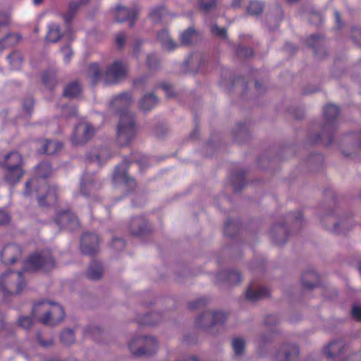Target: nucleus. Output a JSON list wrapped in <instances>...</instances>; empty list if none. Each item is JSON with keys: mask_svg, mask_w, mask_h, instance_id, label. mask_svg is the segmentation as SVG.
Wrapping results in <instances>:
<instances>
[{"mask_svg": "<svg viewBox=\"0 0 361 361\" xmlns=\"http://www.w3.org/2000/svg\"><path fill=\"white\" fill-rule=\"evenodd\" d=\"M138 11L135 8H128L123 6L116 7V19L118 22L130 21L129 27H132L137 19Z\"/></svg>", "mask_w": 361, "mask_h": 361, "instance_id": "a211bd4d", "label": "nucleus"}, {"mask_svg": "<svg viewBox=\"0 0 361 361\" xmlns=\"http://www.w3.org/2000/svg\"><path fill=\"white\" fill-rule=\"evenodd\" d=\"M7 59L11 69L18 70L21 68L23 65V56L20 51H13L7 56Z\"/></svg>", "mask_w": 361, "mask_h": 361, "instance_id": "7c9ffc66", "label": "nucleus"}, {"mask_svg": "<svg viewBox=\"0 0 361 361\" xmlns=\"http://www.w3.org/2000/svg\"><path fill=\"white\" fill-rule=\"evenodd\" d=\"M197 34L196 31L193 28L189 27L181 33L180 36V42L183 45H190L192 43L193 40L197 38Z\"/></svg>", "mask_w": 361, "mask_h": 361, "instance_id": "72a5a7b5", "label": "nucleus"}, {"mask_svg": "<svg viewBox=\"0 0 361 361\" xmlns=\"http://www.w3.org/2000/svg\"><path fill=\"white\" fill-rule=\"evenodd\" d=\"M62 147V144L59 141L41 140L37 142V151L43 154H54L61 150Z\"/></svg>", "mask_w": 361, "mask_h": 361, "instance_id": "6ab92c4d", "label": "nucleus"}, {"mask_svg": "<svg viewBox=\"0 0 361 361\" xmlns=\"http://www.w3.org/2000/svg\"><path fill=\"white\" fill-rule=\"evenodd\" d=\"M157 37L162 47L167 51H173L178 46V44L170 37L168 30H163L159 32Z\"/></svg>", "mask_w": 361, "mask_h": 361, "instance_id": "393cba45", "label": "nucleus"}, {"mask_svg": "<svg viewBox=\"0 0 361 361\" xmlns=\"http://www.w3.org/2000/svg\"><path fill=\"white\" fill-rule=\"evenodd\" d=\"M37 340L39 344L43 348H48L52 346L54 344V340L52 338L44 340L42 338V334L39 333L37 334Z\"/></svg>", "mask_w": 361, "mask_h": 361, "instance_id": "09e8293b", "label": "nucleus"}, {"mask_svg": "<svg viewBox=\"0 0 361 361\" xmlns=\"http://www.w3.org/2000/svg\"><path fill=\"white\" fill-rule=\"evenodd\" d=\"M231 345L235 356L240 357L245 351V341L241 337H235L232 340Z\"/></svg>", "mask_w": 361, "mask_h": 361, "instance_id": "473e14b6", "label": "nucleus"}, {"mask_svg": "<svg viewBox=\"0 0 361 361\" xmlns=\"http://www.w3.org/2000/svg\"><path fill=\"white\" fill-rule=\"evenodd\" d=\"M334 16H335V18H336L337 23L338 25H340V23H341V16H340L339 13L337 11H334Z\"/></svg>", "mask_w": 361, "mask_h": 361, "instance_id": "69168bd1", "label": "nucleus"}, {"mask_svg": "<svg viewBox=\"0 0 361 361\" xmlns=\"http://www.w3.org/2000/svg\"><path fill=\"white\" fill-rule=\"evenodd\" d=\"M299 355V349L297 345L292 343L283 344L275 354L276 361H290Z\"/></svg>", "mask_w": 361, "mask_h": 361, "instance_id": "2eb2a0df", "label": "nucleus"}, {"mask_svg": "<svg viewBox=\"0 0 361 361\" xmlns=\"http://www.w3.org/2000/svg\"><path fill=\"white\" fill-rule=\"evenodd\" d=\"M75 341V334L71 329H64L60 335V341L63 345H70Z\"/></svg>", "mask_w": 361, "mask_h": 361, "instance_id": "c9c22d12", "label": "nucleus"}, {"mask_svg": "<svg viewBox=\"0 0 361 361\" xmlns=\"http://www.w3.org/2000/svg\"><path fill=\"white\" fill-rule=\"evenodd\" d=\"M279 232L283 235L282 238H279L276 235L275 228H273L271 231V235L273 240L278 245H283L286 242L287 235L286 234V229L283 226H280L278 228Z\"/></svg>", "mask_w": 361, "mask_h": 361, "instance_id": "a19ab883", "label": "nucleus"}, {"mask_svg": "<svg viewBox=\"0 0 361 361\" xmlns=\"http://www.w3.org/2000/svg\"><path fill=\"white\" fill-rule=\"evenodd\" d=\"M54 221L61 229L73 231L80 227L78 217L70 211L59 213Z\"/></svg>", "mask_w": 361, "mask_h": 361, "instance_id": "f8f14e48", "label": "nucleus"}, {"mask_svg": "<svg viewBox=\"0 0 361 361\" xmlns=\"http://www.w3.org/2000/svg\"><path fill=\"white\" fill-rule=\"evenodd\" d=\"M216 0H200V5L204 11H208L215 6Z\"/></svg>", "mask_w": 361, "mask_h": 361, "instance_id": "6e6d98bb", "label": "nucleus"}, {"mask_svg": "<svg viewBox=\"0 0 361 361\" xmlns=\"http://www.w3.org/2000/svg\"><path fill=\"white\" fill-rule=\"evenodd\" d=\"M23 322H24V328L29 327L32 325V320L29 317H24Z\"/></svg>", "mask_w": 361, "mask_h": 361, "instance_id": "0e129e2a", "label": "nucleus"}, {"mask_svg": "<svg viewBox=\"0 0 361 361\" xmlns=\"http://www.w3.org/2000/svg\"><path fill=\"white\" fill-rule=\"evenodd\" d=\"M56 188L55 186L49 187L45 195H38V203L41 207H45L54 204L56 202Z\"/></svg>", "mask_w": 361, "mask_h": 361, "instance_id": "5701e85b", "label": "nucleus"}, {"mask_svg": "<svg viewBox=\"0 0 361 361\" xmlns=\"http://www.w3.org/2000/svg\"><path fill=\"white\" fill-rule=\"evenodd\" d=\"M99 244L97 235L85 233L81 238V251L85 255H92L99 250Z\"/></svg>", "mask_w": 361, "mask_h": 361, "instance_id": "4468645a", "label": "nucleus"}, {"mask_svg": "<svg viewBox=\"0 0 361 361\" xmlns=\"http://www.w3.org/2000/svg\"><path fill=\"white\" fill-rule=\"evenodd\" d=\"M23 157L16 152H11L5 157L4 166L6 171L5 180L10 184L18 183L23 175Z\"/></svg>", "mask_w": 361, "mask_h": 361, "instance_id": "423d86ee", "label": "nucleus"}, {"mask_svg": "<svg viewBox=\"0 0 361 361\" xmlns=\"http://www.w3.org/2000/svg\"><path fill=\"white\" fill-rule=\"evenodd\" d=\"M42 80L44 85L49 88H51L57 82L55 73L51 71H47L43 73L42 75Z\"/></svg>", "mask_w": 361, "mask_h": 361, "instance_id": "4c0bfd02", "label": "nucleus"}, {"mask_svg": "<svg viewBox=\"0 0 361 361\" xmlns=\"http://www.w3.org/2000/svg\"><path fill=\"white\" fill-rule=\"evenodd\" d=\"M157 103L158 99L153 93L146 94L140 100V108L142 111H149Z\"/></svg>", "mask_w": 361, "mask_h": 361, "instance_id": "a878e982", "label": "nucleus"}, {"mask_svg": "<svg viewBox=\"0 0 361 361\" xmlns=\"http://www.w3.org/2000/svg\"><path fill=\"white\" fill-rule=\"evenodd\" d=\"M96 132L95 128L89 123H81L77 125L71 136L73 145H83L90 140Z\"/></svg>", "mask_w": 361, "mask_h": 361, "instance_id": "6e6552de", "label": "nucleus"}, {"mask_svg": "<svg viewBox=\"0 0 361 361\" xmlns=\"http://www.w3.org/2000/svg\"><path fill=\"white\" fill-rule=\"evenodd\" d=\"M126 63L119 60L107 65L103 71H101L97 63L90 64L87 71V76L93 85L100 80L105 85L116 84L126 78Z\"/></svg>", "mask_w": 361, "mask_h": 361, "instance_id": "f257e3e1", "label": "nucleus"}, {"mask_svg": "<svg viewBox=\"0 0 361 361\" xmlns=\"http://www.w3.org/2000/svg\"><path fill=\"white\" fill-rule=\"evenodd\" d=\"M101 188V183L97 182L89 173H85L80 183V193L83 196L94 195L95 192Z\"/></svg>", "mask_w": 361, "mask_h": 361, "instance_id": "f3484780", "label": "nucleus"}, {"mask_svg": "<svg viewBox=\"0 0 361 361\" xmlns=\"http://www.w3.org/2000/svg\"><path fill=\"white\" fill-rule=\"evenodd\" d=\"M268 294L269 291L266 288L259 287L255 288L250 286L246 290L245 297L248 300L254 302L267 296Z\"/></svg>", "mask_w": 361, "mask_h": 361, "instance_id": "b1692460", "label": "nucleus"}, {"mask_svg": "<svg viewBox=\"0 0 361 361\" xmlns=\"http://www.w3.org/2000/svg\"><path fill=\"white\" fill-rule=\"evenodd\" d=\"M36 174L38 178H48L52 173V169L49 163L42 162L35 168Z\"/></svg>", "mask_w": 361, "mask_h": 361, "instance_id": "f704fd0d", "label": "nucleus"}, {"mask_svg": "<svg viewBox=\"0 0 361 361\" xmlns=\"http://www.w3.org/2000/svg\"><path fill=\"white\" fill-rule=\"evenodd\" d=\"M344 348V343L342 341L331 342L324 349L325 355L329 357H334L342 352Z\"/></svg>", "mask_w": 361, "mask_h": 361, "instance_id": "bb28decb", "label": "nucleus"}, {"mask_svg": "<svg viewBox=\"0 0 361 361\" xmlns=\"http://www.w3.org/2000/svg\"><path fill=\"white\" fill-rule=\"evenodd\" d=\"M352 315L354 318L361 320V307L354 306L352 310Z\"/></svg>", "mask_w": 361, "mask_h": 361, "instance_id": "bf43d9fd", "label": "nucleus"}, {"mask_svg": "<svg viewBox=\"0 0 361 361\" xmlns=\"http://www.w3.org/2000/svg\"><path fill=\"white\" fill-rule=\"evenodd\" d=\"M61 52L63 54V60L65 63H68L71 60V58L73 55L72 49L69 45H66L61 48Z\"/></svg>", "mask_w": 361, "mask_h": 361, "instance_id": "8fccbe9b", "label": "nucleus"}, {"mask_svg": "<svg viewBox=\"0 0 361 361\" xmlns=\"http://www.w3.org/2000/svg\"><path fill=\"white\" fill-rule=\"evenodd\" d=\"M325 218L327 219L328 222L333 224V226H329V229L335 233H344L346 231H348L352 226L351 223L348 219H341L338 221H336L334 218L330 215H327Z\"/></svg>", "mask_w": 361, "mask_h": 361, "instance_id": "412c9836", "label": "nucleus"}, {"mask_svg": "<svg viewBox=\"0 0 361 361\" xmlns=\"http://www.w3.org/2000/svg\"><path fill=\"white\" fill-rule=\"evenodd\" d=\"M34 100L32 97H29L24 102V118L26 116H30L33 109Z\"/></svg>", "mask_w": 361, "mask_h": 361, "instance_id": "de8ad7c7", "label": "nucleus"}, {"mask_svg": "<svg viewBox=\"0 0 361 361\" xmlns=\"http://www.w3.org/2000/svg\"><path fill=\"white\" fill-rule=\"evenodd\" d=\"M147 80V76L140 77L134 81V86L137 88H139L140 87H142L145 85Z\"/></svg>", "mask_w": 361, "mask_h": 361, "instance_id": "13d9d810", "label": "nucleus"}, {"mask_svg": "<svg viewBox=\"0 0 361 361\" xmlns=\"http://www.w3.org/2000/svg\"><path fill=\"white\" fill-rule=\"evenodd\" d=\"M11 220V216L5 209H0V224H8Z\"/></svg>", "mask_w": 361, "mask_h": 361, "instance_id": "603ef678", "label": "nucleus"}, {"mask_svg": "<svg viewBox=\"0 0 361 361\" xmlns=\"http://www.w3.org/2000/svg\"><path fill=\"white\" fill-rule=\"evenodd\" d=\"M161 319V315L159 312H152L145 317L143 323L147 325H155Z\"/></svg>", "mask_w": 361, "mask_h": 361, "instance_id": "79ce46f5", "label": "nucleus"}, {"mask_svg": "<svg viewBox=\"0 0 361 361\" xmlns=\"http://www.w3.org/2000/svg\"><path fill=\"white\" fill-rule=\"evenodd\" d=\"M213 35L219 38L226 39L227 37V32L224 27H219L216 25H213L211 28Z\"/></svg>", "mask_w": 361, "mask_h": 361, "instance_id": "37998d69", "label": "nucleus"}, {"mask_svg": "<svg viewBox=\"0 0 361 361\" xmlns=\"http://www.w3.org/2000/svg\"><path fill=\"white\" fill-rule=\"evenodd\" d=\"M81 91L80 85L78 82H73L68 84L64 89L63 95L66 97H75L78 96Z\"/></svg>", "mask_w": 361, "mask_h": 361, "instance_id": "e433bc0d", "label": "nucleus"}, {"mask_svg": "<svg viewBox=\"0 0 361 361\" xmlns=\"http://www.w3.org/2000/svg\"><path fill=\"white\" fill-rule=\"evenodd\" d=\"M132 102L131 95L129 93L124 92L115 97L109 104V107L120 117L123 114H130L128 111V108Z\"/></svg>", "mask_w": 361, "mask_h": 361, "instance_id": "9b49d317", "label": "nucleus"}, {"mask_svg": "<svg viewBox=\"0 0 361 361\" xmlns=\"http://www.w3.org/2000/svg\"><path fill=\"white\" fill-rule=\"evenodd\" d=\"M185 361H199L197 357L195 356H190V357L185 360Z\"/></svg>", "mask_w": 361, "mask_h": 361, "instance_id": "774afa93", "label": "nucleus"}, {"mask_svg": "<svg viewBox=\"0 0 361 361\" xmlns=\"http://www.w3.org/2000/svg\"><path fill=\"white\" fill-rule=\"evenodd\" d=\"M32 314L37 320L49 326L59 325L66 316L65 311L61 305L47 300L35 304Z\"/></svg>", "mask_w": 361, "mask_h": 361, "instance_id": "f03ea898", "label": "nucleus"}, {"mask_svg": "<svg viewBox=\"0 0 361 361\" xmlns=\"http://www.w3.org/2000/svg\"><path fill=\"white\" fill-rule=\"evenodd\" d=\"M301 280L303 289L312 290L317 286L319 276L313 271H307L302 274Z\"/></svg>", "mask_w": 361, "mask_h": 361, "instance_id": "4be33fe9", "label": "nucleus"}, {"mask_svg": "<svg viewBox=\"0 0 361 361\" xmlns=\"http://www.w3.org/2000/svg\"><path fill=\"white\" fill-rule=\"evenodd\" d=\"M20 39V36L14 33H9L6 37L0 39V50L3 51L5 49L16 44Z\"/></svg>", "mask_w": 361, "mask_h": 361, "instance_id": "c85d7f7f", "label": "nucleus"}, {"mask_svg": "<svg viewBox=\"0 0 361 361\" xmlns=\"http://www.w3.org/2000/svg\"><path fill=\"white\" fill-rule=\"evenodd\" d=\"M339 114V109L337 106L334 104H328L324 107V115L325 122L322 127V135H319L316 139H313L312 142H317L321 139V137L328 136L329 142H331V133L337 128V122L336 118Z\"/></svg>", "mask_w": 361, "mask_h": 361, "instance_id": "0eeeda50", "label": "nucleus"}, {"mask_svg": "<svg viewBox=\"0 0 361 361\" xmlns=\"http://www.w3.org/2000/svg\"><path fill=\"white\" fill-rule=\"evenodd\" d=\"M127 167L128 164L125 161L118 165L115 169L113 180L115 182H123L130 189H134L136 186V183L133 178L128 176L126 173Z\"/></svg>", "mask_w": 361, "mask_h": 361, "instance_id": "dca6fc26", "label": "nucleus"}, {"mask_svg": "<svg viewBox=\"0 0 361 361\" xmlns=\"http://www.w3.org/2000/svg\"><path fill=\"white\" fill-rule=\"evenodd\" d=\"M150 18L154 23H158L161 20L162 17V11L160 8L153 9L150 14Z\"/></svg>", "mask_w": 361, "mask_h": 361, "instance_id": "3c124183", "label": "nucleus"}, {"mask_svg": "<svg viewBox=\"0 0 361 361\" xmlns=\"http://www.w3.org/2000/svg\"><path fill=\"white\" fill-rule=\"evenodd\" d=\"M22 256V248L16 244L6 245L0 252V260L5 264H13Z\"/></svg>", "mask_w": 361, "mask_h": 361, "instance_id": "ddd939ff", "label": "nucleus"}, {"mask_svg": "<svg viewBox=\"0 0 361 361\" xmlns=\"http://www.w3.org/2000/svg\"><path fill=\"white\" fill-rule=\"evenodd\" d=\"M55 267V260L49 251L35 252L24 262V271H49Z\"/></svg>", "mask_w": 361, "mask_h": 361, "instance_id": "20e7f679", "label": "nucleus"}, {"mask_svg": "<svg viewBox=\"0 0 361 361\" xmlns=\"http://www.w3.org/2000/svg\"><path fill=\"white\" fill-rule=\"evenodd\" d=\"M81 1L79 2L77 0L71 1L68 6V10L67 13L64 15V20L67 25H69L73 18L75 14L79 9Z\"/></svg>", "mask_w": 361, "mask_h": 361, "instance_id": "2f4dec72", "label": "nucleus"}, {"mask_svg": "<svg viewBox=\"0 0 361 361\" xmlns=\"http://www.w3.org/2000/svg\"><path fill=\"white\" fill-rule=\"evenodd\" d=\"M114 247L117 250H121L125 247V242L121 238H114L112 242Z\"/></svg>", "mask_w": 361, "mask_h": 361, "instance_id": "4d7b16f0", "label": "nucleus"}, {"mask_svg": "<svg viewBox=\"0 0 361 361\" xmlns=\"http://www.w3.org/2000/svg\"><path fill=\"white\" fill-rule=\"evenodd\" d=\"M103 274L102 264L97 262H92L87 270V276L91 280L99 279Z\"/></svg>", "mask_w": 361, "mask_h": 361, "instance_id": "cd10ccee", "label": "nucleus"}, {"mask_svg": "<svg viewBox=\"0 0 361 361\" xmlns=\"http://www.w3.org/2000/svg\"><path fill=\"white\" fill-rule=\"evenodd\" d=\"M207 300L204 298H198L195 300L191 301L188 304V307L190 310H195L196 308H200L207 305Z\"/></svg>", "mask_w": 361, "mask_h": 361, "instance_id": "49530a36", "label": "nucleus"}, {"mask_svg": "<svg viewBox=\"0 0 361 361\" xmlns=\"http://www.w3.org/2000/svg\"><path fill=\"white\" fill-rule=\"evenodd\" d=\"M126 40V37L124 32H120L116 35V43L118 48L121 49L124 46Z\"/></svg>", "mask_w": 361, "mask_h": 361, "instance_id": "864d4df0", "label": "nucleus"}, {"mask_svg": "<svg viewBox=\"0 0 361 361\" xmlns=\"http://www.w3.org/2000/svg\"><path fill=\"white\" fill-rule=\"evenodd\" d=\"M227 319L226 314L220 311L204 312L196 319V324L200 328L210 327L224 324Z\"/></svg>", "mask_w": 361, "mask_h": 361, "instance_id": "9d476101", "label": "nucleus"}, {"mask_svg": "<svg viewBox=\"0 0 361 361\" xmlns=\"http://www.w3.org/2000/svg\"><path fill=\"white\" fill-rule=\"evenodd\" d=\"M237 54L240 56L249 57L253 54V51L250 48L239 47L237 49Z\"/></svg>", "mask_w": 361, "mask_h": 361, "instance_id": "5fc2aeb1", "label": "nucleus"}, {"mask_svg": "<svg viewBox=\"0 0 361 361\" xmlns=\"http://www.w3.org/2000/svg\"><path fill=\"white\" fill-rule=\"evenodd\" d=\"M302 214L300 211H297L295 213H290L288 214L289 220L299 221L302 219Z\"/></svg>", "mask_w": 361, "mask_h": 361, "instance_id": "052dcab7", "label": "nucleus"}, {"mask_svg": "<svg viewBox=\"0 0 361 361\" xmlns=\"http://www.w3.org/2000/svg\"><path fill=\"white\" fill-rule=\"evenodd\" d=\"M219 276L226 277V280L231 284H237L241 281V276L237 271H224L220 273Z\"/></svg>", "mask_w": 361, "mask_h": 361, "instance_id": "58836bf2", "label": "nucleus"}, {"mask_svg": "<svg viewBox=\"0 0 361 361\" xmlns=\"http://www.w3.org/2000/svg\"><path fill=\"white\" fill-rule=\"evenodd\" d=\"M136 128L132 114H123L119 117L116 129V142L120 146H127L134 139Z\"/></svg>", "mask_w": 361, "mask_h": 361, "instance_id": "7ed1b4c3", "label": "nucleus"}, {"mask_svg": "<svg viewBox=\"0 0 361 361\" xmlns=\"http://www.w3.org/2000/svg\"><path fill=\"white\" fill-rule=\"evenodd\" d=\"M8 22V16L6 14H0V25L6 24Z\"/></svg>", "mask_w": 361, "mask_h": 361, "instance_id": "e2e57ef3", "label": "nucleus"}, {"mask_svg": "<svg viewBox=\"0 0 361 361\" xmlns=\"http://www.w3.org/2000/svg\"><path fill=\"white\" fill-rule=\"evenodd\" d=\"M15 274L14 271H8L0 277V290L5 298L9 295L19 294L21 291L20 283H16Z\"/></svg>", "mask_w": 361, "mask_h": 361, "instance_id": "1a4fd4ad", "label": "nucleus"}, {"mask_svg": "<svg viewBox=\"0 0 361 361\" xmlns=\"http://www.w3.org/2000/svg\"><path fill=\"white\" fill-rule=\"evenodd\" d=\"M318 39L317 35H312L307 41V44L309 47H314V42H315Z\"/></svg>", "mask_w": 361, "mask_h": 361, "instance_id": "680f3d73", "label": "nucleus"}, {"mask_svg": "<svg viewBox=\"0 0 361 361\" xmlns=\"http://www.w3.org/2000/svg\"><path fill=\"white\" fill-rule=\"evenodd\" d=\"M129 228L131 233L134 235H142L150 231L149 223L143 216L133 218Z\"/></svg>", "mask_w": 361, "mask_h": 361, "instance_id": "aec40b11", "label": "nucleus"}, {"mask_svg": "<svg viewBox=\"0 0 361 361\" xmlns=\"http://www.w3.org/2000/svg\"><path fill=\"white\" fill-rule=\"evenodd\" d=\"M108 152L107 149H102L99 154H95L94 157L90 158V161L92 164H97L98 165H101L102 160L105 157V160H106L109 157H107Z\"/></svg>", "mask_w": 361, "mask_h": 361, "instance_id": "a18cd8bd", "label": "nucleus"}, {"mask_svg": "<svg viewBox=\"0 0 361 361\" xmlns=\"http://www.w3.org/2000/svg\"><path fill=\"white\" fill-rule=\"evenodd\" d=\"M61 36L59 26L57 24L52 23L48 26V32L46 35V39L48 42H56Z\"/></svg>", "mask_w": 361, "mask_h": 361, "instance_id": "c756f323", "label": "nucleus"}, {"mask_svg": "<svg viewBox=\"0 0 361 361\" xmlns=\"http://www.w3.org/2000/svg\"><path fill=\"white\" fill-rule=\"evenodd\" d=\"M128 348L134 356H148L157 350L158 343L152 336L135 337L128 343Z\"/></svg>", "mask_w": 361, "mask_h": 361, "instance_id": "39448f33", "label": "nucleus"}, {"mask_svg": "<svg viewBox=\"0 0 361 361\" xmlns=\"http://www.w3.org/2000/svg\"><path fill=\"white\" fill-rule=\"evenodd\" d=\"M241 0H233L231 6L234 8L240 7Z\"/></svg>", "mask_w": 361, "mask_h": 361, "instance_id": "338daca9", "label": "nucleus"}, {"mask_svg": "<svg viewBox=\"0 0 361 361\" xmlns=\"http://www.w3.org/2000/svg\"><path fill=\"white\" fill-rule=\"evenodd\" d=\"M264 5L263 4L257 0H253L250 2L247 6V12L252 16H259L263 11Z\"/></svg>", "mask_w": 361, "mask_h": 361, "instance_id": "ea45409f", "label": "nucleus"}, {"mask_svg": "<svg viewBox=\"0 0 361 361\" xmlns=\"http://www.w3.org/2000/svg\"><path fill=\"white\" fill-rule=\"evenodd\" d=\"M147 65L149 69H157L159 66V61L157 56L154 54L147 55Z\"/></svg>", "mask_w": 361, "mask_h": 361, "instance_id": "c03bdc74", "label": "nucleus"}]
</instances>
